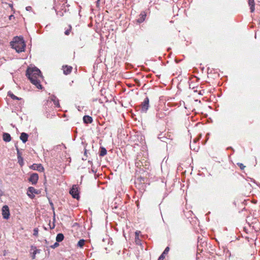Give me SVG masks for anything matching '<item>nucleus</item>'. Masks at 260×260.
Masks as SVG:
<instances>
[{"label": "nucleus", "mask_w": 260, "mask_h": 260, "mask_svg": "<svg viewBox=\"0 0 260 260\" xmlns=\"http://www.w3.org/2000/svg\"><path fill=\"white\" fill-rule=\"evenodd\" d=\"M248 5L250 7V12H253L255 10V3L254 0H248Z\"/></svg>", "instance_id": "17"}, {"label": "nucleus", "mask_w": 260, "mask_h": 260, "mask_svg": "<svg viewBox=\"0 0 260 260\" xmlns=\"http://www.w3.org/2000/svg\"><path fill=\"white\" fill-rule=\"evenodd\" d=\"M85 242V241L84 239L80 240L78 242L77 246L80 248H82L84 245Z\"/></svg>", "instance_id": "23"}, {"label": "nucleus", "mask_w": 260, "mask_h": 260, "mask_svg": "<svg viewBox=\"0 0 260 260\" xmlns=\"http://www.w3.org/2000/svg\"><path fill=\"white\" fill-rule=\"evenodd\" d=\"M63 239H64V236L61 233L58 234L56 237V241L57 242H61L62 241H63Z\"/></svg>", "instance_id": "19"}, {"label": "nucleus", "mask_w": 260, "mask_h": 260, "mask_svg": "<svg viewBox=\"0 0 260 260\" xmlns=\"http://www.w3.org/2000/svg\"><path fill=\"white\" fill-rule=\"evenodd\" d=\"M199 139L200 138H195L193 140L192 142H190V143H193L195 144L196 142L199 141Z\"/></svg>", "instance_id": "34"}, {"label": "nucleus", "mask_w": 260, "mask_h": 260, "mask_svg": "<svg viewBox=\"0 0 260 260\" xmlns=\"http://www.w3.org/2000/svg\"><path fill=\"white\" fill-rule=\"evenodd\" d=\"M44 229H45V230H47V229H46L45 227H44Z\"/></svg>", "instance_id": "40"}, {"label": "nucleus", "mask_w": 260, "mask_h": 260, "mask_svg": "<svg viewBox=\"0 0 260 260\" xmlns=\"http://www.w3.org/2000/svg\"><path fill=\"white\" fill-rule=\"evenodd\" d=\"M72 67L71 66H62V70L63 71V73L65 75H68L70 74L72 70Z\"/></svg>", "instance_id": "11"}, {"label": "nucleus", "mask_w": 260, "mask_h": 260, "mask_svg": "<svg viewBox=\"0 0 260 260\" xmlns=\"http://www.w3.org/2000/svg\"><path fill=\"white\" fill-rule=\"evenodd\" d=\"M50 100L53 102L54 105L57 108L60 107L59 100L54 95H51L50 96Z\"/></svg>", "instance_id": "10"}, {"label": "nucleus", "mask_w": 260, "mask_h": 260, "mask_svg": "<svg viewBox=\"0 0 260 260\" xmlns=\"http://www.w3.org/2000/svg\"><path fill=\"white\" fill-rule=\"evenodd\" d=\"M107 150L104 147H101L100 148V156H104L107 154Z\"/></svg>", "instance_id": "21"}, {"label": "nucleus", "mask_w": 260, "mask_h": 260, "mask_svg": "<svg viewBox=\"0 0 260 260\" xmlns=\"http://www.w3.org/2000/svg\"><path fill=\"white\" fill-rule=\"evenodd\" d=\"M61 3L62 4L60 6V7L59 8L58 10L63 11L64 12H67L69 11V9L68 6L65 5L66 2L64 1H62Z\"/></svg>", "instance_id": "13"}, {"label": "nucleus", "mask_w": 260, "mask_h": 260, "mask_svg": "<svg viewBox=\"0 0 260 260\" xmlns=\"http://www.w3.org/2000/svg\"><path fill=\"white\" fill-rule=\"evenodd\" d=\"M99 1H100V0H98V1H97V2L98 3Z\"/></svg>", "instance_id": "41"}, {"label": "nucleus", "mask_w": 260, "mask_h": 260, "mask_svg": "<svg viewBox=\"0 0 260 260\" xmlns=\"http://www.w3.org/2000/svg\"><path fill=\"white\" fill-rule=\"evenodd\" d=\"M83 120L85 123L89 124L92 123V118L88 115H85L83 118Z\"/></svg>", "instance_id": "16"}, {"label": "nucleus", "mask_w": 260, "mask_h": 260, "mask_svg": "<svg viewBox=\"0 0 260 260\" xmlns=\"http://www.w3.org/2000/svg\"><path fill=\"white\" fill-rule=\"evenodd\" d=\"M2 216L4 219H8L10 218V210L8 206L4 205L2 209Z\"/></svg>", "instance_id": "4"}, {"label": "nucleus", "mask_w": 260, "mask_h": 260, "mask_svg": "<svg viewBox=\"0 0 260 260\" xmlns=\"http://www.w3.org/2000/svg\"><path fill=\"white\" fill-rule=\"evenodd\" d=\"M144 182H145V179L143 177H139L137 179V180L135 181V184L137 185V184H139L140 185V183H144Z\"/></svg>", "instance_id": "22"}, {"label": "nucleus", "mask_w": 260, "mask_h": 260, "mask_svg": "<svg viewBox=\"0 0 260 260\" xmlns=\"http://www.w3.org/2000/svg\"><path fill=\"white\" fill-rule=\"evenodd\" d=\"M149 100L148 97H146L141 104V112L146 113L149 107Z\"/></svg>", "instance_id": "5"}, {"label": "nucleus", "mask_w": 260, "mask_h": 260, "mask_svg": "<svg viewBox=\"0 0 260 260\" xmlns=\"http://www.w3.org/2000/svg\"><path fill=\"white\" fill-rule=\"evenodd\" d=\"M53 8L55 9L57 15H58L60 17L63 16V14L64 12L63 11L58 10V9H59L58 7L56 6V7H54Z\"/></svg>", "instance_id": "20"}, {"label": "nucleus", "mask_w": 260, "mask_h": 260, "mask_svg": "<svg viewBox=\"0 0 260 260\" xmlns=\"http://www.w3.org/2000/svg\"><path fill=\"white\" fill-rule=\"evenodd\" d=\"M146 16V13L144 11L142 12L139 15L140 17L137 20L138 22L139 23H142L145 20Z\"/></svg>", "instance_id": "12"}, {"label": "nucleus", "mask_w": 260, "mask_h": 260, "mask_svg": "<svg viewBox=\"0 0 260 260\" xmlns=\"http://www.w3.org/2000/svg\"><path fill=\"white\" fill-rule=\"evenodd\" d=\"M136 242L137 244H140V240L139 239L138 237L136 238Z\"/></svg>", "instance_id": "36"}, {"label": "nucleus", "mask_w": 260, "mask_h": 260, "mask_svg": "<svg viewBox=\"0 0 260 260\" xmlns=\"http://www.w3.org/2000/svg\"><path fill=\"white\" fill-rule=\"evenodd\" d=\"M49 225L50 226V229H53L55 228V224H54V223H53L52 225H51L50 223H49Z\"/></svg>", "instance_id": "35"}, {"label": "nucleus", "mask_w": 260, "mask_h": 260, "mask_svg": "<svg viewBox=\"0 0 260 260\" xmlns=\"http://www.w3.org/2000/svg\"><path fill=\"white\" fill-rule=\"evenodd\" d=\"M26 76L28 77L30 82L37 88H42L41 81L43 80V77L39 69L36 67L28 68L26 70Z\"/></svg>", "instance_id": "1"}, {"label": "nucleus", "mask_w": 260, "mask_h": 260, "mask_svg": "<svg viewBox=\"0 0 260 260\" xmlns=\"http://www.w3.org/2000/svg\"><path fill=\"white\" fill-rule=\"evenodd\" d=\"M190 147L191 149L195 151H198L199 149V147L195 146V144L193 143H190Z\"/></svg>", "instance_id": "24"}, {"label": "nucleus", "mask_w": 260, "mask_h": 260, "mask_svg": "<svg viewBox=\"0 0 260 260\" xmlns=\"http://www.w3.org/2000/svg\"><path fill=\"white\" fill-rule=\"evenodd\" d=\"M165 257V255L161 254L158 257V260H164Z\"/></svg>", "instance_id": "32"}, {"label": "nucleus", "mask_w": 260, "mask_h": 260, "mask_svg": "<svg viewBox=\"0 0 260 260\" xmlns=\"http://www.w3.org/2000/svg\"><path fill=\"white\" fill-rule=\"evenodd\" d=\"M50 205L52 207V210H53V215H54V220H55V212H54V207H53V204L52 203V202H50Z\"/></svg>", "instance_id": "31"}, {"label": "nucleus", "mask_w": 260, "mask_h": 260, "mask_svg": "<svg viewBox=\"0 0 260 260\" xmlns=\"http://www.w3.org/2000/svg\"><path fill=\"white\" fill-rule=\"evenodd\" d=\"M38 174L37 173H33L30 175L28 180L29 182H31L32 184H36L38 182Z\"/></svg>", "instance_id": "7"}, {"label": "nucleus", "mask_w": 260, "mask_h": 260, "mask_svg": "<svg viewBox=\"0 0 260 260\" xmlns=\"http://www.w3.org/2000/svg\"><path fill=\"white\" fill-rule=\"evenodd\" d=\"M3 140L6 142H9L11 140V137L9 133H4L3 135Z\"/></svg>", "instance_id": "14"}, {"label": "nucleus", "mask_w": 260, "mask_h": 260, "mask_svg": "<svg viewBox=\"0 0 260 260\" xmlns=\"http://www.w3.org/2000/svg\"><path fill=\"white\" fill-rule=\"evenodd\" d=\"M31 250H33L32 252H31V256L32 259H35L36 258V255L37 253H40L41 252L40 249H38L35 246H31Z\"/></svg>", "instance_id": "9"}, {"label": "nucleus", "mask_w": 260, "mask_h": 260, "mask_svg": "<svg viewBox=\"0 0 260 260\" xmlns=\"http://www.w3.org/2000/svg\"><path fill=\"white\" fill-rule=\"evenodd\" d=\"M33 232H34L33 235L36 237H37L38 236V232H39L38 229V228L34 229Z\"/></svg>", "instance_id": "26"}, {"label": "nucleus", "mask_w": 260, "mask_h": 260, "mask_svg": "<svg viewBox=\"0 0 260 260\" xmlns=\"http://www.w3.org/2000/svg\"><path fill=\"white\" fill-rule=\"evenodd\" d=\"M87 150L85 147L84 148V157H83V158H82L83 160L87 159Z\"/></svg>", "instance_id": "27"}, {"label": "nucleus", "mask_w": 260, "mask_h": 260, "mask_svg": "<svg viewBox=\"0 0 260 260\" xmlns=\"http://www.w3.org/2000/svg\"><path fill=\"white\" fill-rule=\"evenodd\" d=\"M25 9L27 11H30L31 10L32 8L30 6H27L25 8Z\"/></svg>", "instance_id": "37"}, {"label": "nucleus", "mask_w": 260, "mask_h": 260, "mask_svg": "<svg viewBox=\"0 0 260 260\" xmlns=\"http://www.w3.org/2000/svg\"><path fill=\"white\" fill-rule=\"evenodd\" d=\"M38 193V190L36 189L34 187L30 186L27 189V194L30 199H33L35 196V194Z\"/></svg>", "instance_id": "6"}, {"label": "nucleus", "mask_w": 260, "mask_h": 260, "mask_svg": "<svg viewBox=\"0 0 260 260\" xmlns=\"http://www.w3.org/2000/svg\"><path fill=\"white\" fill-rule=\"evenodd\" d=\"M59 246V243L57 241L54 244L50 246L51 248L54 249Z\"/></svg>", "instance_id": "29"}, {"label": "nucleus", "mask_w": 260, "mask_h": 260, "mask_svg": "<svg viewBox=\"0 0 260 260\" xmlns=\"http://www.w3.org/2000/svg\"><path fill=\"white\" fill-rule=\"evenodd\" d=\"M70 193L74 199L78 200L80 198L78 186L77 185H73L70 190Z\"/></svg>", "instance_id": "3"}, {"label": "nucleus", "mask_w": 260, "mask_h": 260, "mask_svg": "<svg viewBox=\"0 0 260 260\" xmlns=\"http://www.w3.org/2000/svg\"><path fill=\"white\" fill-rule=\"evenodd\" d=\"M169 250H170V248H169L168 246H167V247L165 248V250H164V252L162 253V254H163L164 255H165L166 254H167L168 253V252H169Z\"/></svg>", "instance_id": "28"}, {"label": "nucleus", "mask_w": 260, "mask_h": 260, "mask_svg": "<svg viewBox=\"0 0 260 260\" xmlns=\"http://www.w3.org/2000/svg\"><path fill=\"white\" fill-rule=\"evenodd\" d=\"M13 17V15H11L9 16V19H11Z\"/></svg>", "instance_id": "39"}, {"label": "nucleus", "mask_w": 260, "mask_h": 260, "mask_svg": "<svg viewBox=\"0 0 260 260\" xmlns=\"http://www.w3.org/2000/svg\"><path fill=\"white\" fill-rule=\"evenodd\" d=\"M34 170H37L38 171L41 172L44 170L43 166L41 165H34L32 166Z\"/></svg>", "instance_id": "18"}, {"label": "nucleus", "mask_w": 260, "mask_h": 260, "mask_svg": "<svg viewBox=\"0 0 260 260\" xmlns=\"http://www.w3.org/2000/svg\"><path fill=\"white\" fill-rule=\"evenodd\" d=\"M237 165L240 167V169L243 170L245 168V166L242 163H238Z\"/></svg>", "instance_id": "30"}, {"label": "nucleus", "mask_w": 260, "mask_h": 260, "mask_svg": "<svg viewBox=\"0 0 260 260\" xmlns=\"http://www.w3.org/2000/svg\"><path fill=\"white\" fill-rule=\"evenodd\" d=\"M136 238H137L138 237V232H136Z\"/></svg>", "instance_id": "38"}, {"label": "nucleus", "mask_w": 260, "mask_h": 260, "mask_svg": "<svg viewBox=\"0 0 260 260\" xmlns=\"http://www.w3.org/2000/svg\"><path fill=\"white\" fill-rule=\"evenodd\" d=\"M28 135L25 133H22L20 135V139L23 143H26L28 140Z\"/></svg>", "instance_id": "15"}, {"label": "nucleus", "mask_w": 260, "mask_h": 260, "mask_svg": "<svg viewBox=\"0 0 260 260\" xmlns=\"http://www.w3.org/2000/svg\"><path fill=\"white\" fill-rule=\"evenodd\" d=\"M8 95H9L13 100H19V99L17 96H16V95L13 94L10 91L8 92Z\"/></svg>", "instance_id": "25"}, {"label": "nucleus", "mask_w": 260, "mask_h": 260, "mask_svg": "<svg viewBox=\"0 0 260 260\" xmlns=\"http://www.w3.org/2000/svg\"><path fill=\"white\" fill-rule=\"evenodd\" d=\"M70 28L69 29H67V30H66L65 31L64 34H65L66 35H69L70 34L71 28V26H70Z\"/></svg>", "instance_id": "33"}, {"label": "nucleus", "mask_w": 260, "mask_h": 260, "mask_svg": "<svg viewBox=\"0 0 260 260\" xmlns=\"http://www.w3.org/2000/svg\"><path fill=\"white\" fill-rule=\"evenodd\" d=\"M12 47L19 53L24 51L25 43L22 37H15L11 42Z\"/></svg>", "instance_id": "2"}, {"label": "nucleus", "mask_w": 260, "mask_h": 260, "mask_svg": "<svg viewBox=\"0 0 260 260\" xmlns=\"http://www.w3.org/2000/svg\"><path fill=\"white\" fill-rule=\"evenodd\" d=\"M16 149L17 150V158H18V161L20 165L22 166L23 164V159L22 157L21 156V153L20 152V150L18 147L15 145Z\"/></svg>", "instance_id": "8"}]
</instances>
